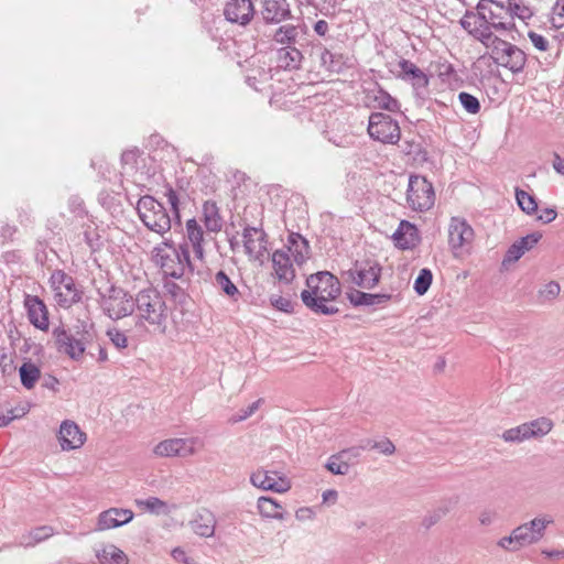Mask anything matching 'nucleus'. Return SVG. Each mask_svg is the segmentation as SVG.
<instances>
[{
	"mask_svg": "<svg viewBox=\"0 0 564 564\" xmlns=\"http://www.w3.org/2000/svg\"><path fill=\"white\" fill-rule=\"evenodd\" d=\"M306 290L301 292L303 304L313 313L332 316L339 312L328 302L337 300L341 294V285L337 276L329 271H319L306 279Z\"/></svg>",
	"mask_w": 564,
	"mask_h": 564,
	"instance_id": "1",
	"label": "nucleus"
},
{
	"mask_svg": "<svg viewBox=\"0 0 564 564\" xmlns=\"http://www.w3.org/2000/svg\"><path fill=\"white\" fill-rule=\"evenodd\" d=\"M152 261L160 268L163 278L178 279L187 282L186 274L194 273L195 267L191 260L187 242L176 245L171 238L152 249Z\"/></svg>",
	"mask_w": 564,
	"mask_h": 564,
	"instance_id": "2",
	"label": "nucleus"
},
{
	"mask_svg": "<svg viewBox=\"0 0 564 564\" xmlns=\"http://www.w3.org/2000/svg\"><path fill=\"white\" fill-rule=\"evenodd\" d=\"M135 326H151L164 333L166 329L167 306L163 295L153 286L140 290L134 295L133 314Z\"/></svg>",
	"mask_w": 564,
	"mask_h": 564,
	"instance_id": "3",
	"label": "nucleus"
},
{
	"mask_svg": "<svg viewBox=\"0 0 564 564\" xmlns=\"http://www.w3.org/2000/svg\"><path fill=\"white\" fill-rule=\"evenodd\" d=\"M52 336L59 352L67 355L73 360H79L84 356L87 345L94 338V326L80 321L73 329L59 325L53 328Z\"/></svg>",
	"mask_w": 564,
	"mask_h": 564,
	"instance_id": "4",
	"label": "nucleus"
},
{
	"mask_svg": "<svg viewBox=\"0 0 564 564\" xmlns=\"http://www.w3.org/2000/svg\"><path fill=\"white\" fill-rule=\"evenodd\" d=\"M479 35V42L490 51L489 55L495 64L508 68L513 74L523 70L527 55L521 48L498 37L494 32L491 35Z\"/></svg>",
	"mask_w": 564,
	"mask_h": 564,
	"instance_id": "5",
	"label": "nucleus"
},
{
	"mask_svg": "<svg viewBox=\"0 0 564 564\" xmlns=\"http://www.w3.org/2000/svg\"><path fill=\"white\" fill-rule=\"evenodd\" d=\"M137 212L142 224L149 230L162 237L173 227H177L174 223V217L170 215L164 205L153 196H142L138 200Z\"/></svg>",
	"mask_w": 564,
	"mask_h": 564,
	"instance_id": "6",
	"label": "nucleus"
},
{
	"mask_svg": "<svg viewBox=\"0 0 564 564\" xmlns=\"http://www.w3.org/2000/svg\"><path fill=\"white\" fill-rule=\"evenodd\" d=\"M98 304L107 317L112 321H119L133 314L134 295L127 290L115 284L106 290L98 289Z\"/></svg>",
	"mask_w": 564,
	"mask_h": 564,
	"instance_id": "7",
	"label": "nucleus"
},
{
	"mask_svg": "<svg viewBox=\"0 0 564 564\" xmlns=\"http://www.w3.org/2000/svg\"><path fill=\"white\" fill-rule=\"evenodd\" d=\"M50 284L58 306L69 308L82 301V289L78 288L75 279L65 271H53L50 278Z\"/></svg>",
	"mask_w": 564,
	"mask_h": 564,
	"instance_id": "8",
	"label": "nucleus"
},
{
	"mask_svg": "<svg viewBox=\"0 0 564 564\" xmlns=\"http://www.w3.org/2000/svg\"><path fill=\"white\" fill-rule=\"evenodd\" d=\"M406 202L411 209L416 212L431 209L435 202V193L432 183L425 176L410 175Z\"/></svg>",
	"mask_w": 564,
	"mask_h": 564,
	"instance_id": "9",
	"label": "nucleus"
},
{
	"mask_svg": "<svg viewBox=\"0 0 564 564\" xmlns=\"http://www.w3.org/2000/svg\"><path fill=\"white\" fill-rule=\"evenodd\" d=\"M367 130L371 139L384 144H397L401 138L399 122L383 112L370 115Z\"/></svg>",
	"mask_w": 564,
	"mask_h": 564,
	"instance_id": "10",
	"label": "nucleus"
},
{
	"mask_svg": "<svg viewBox=\"0 0 564 564\" xmlns=\"http://www.w3.org/2000/svg\"><path fill=\"white\" fill-rule=\"evenodd\" d=\"M343 278L362 289H373L380 281L381 267L377 262L356 261L352 268L343 271Z\"/></svg>",
	"mask_w": 564,
	"mask_h": 564,
	"instance_id": "11",
	"label": "nucleus"
},
{
	"mask_svg": "<svg viewBox=\"0 0 564 564\" xmlns=\"http://www.w3.org/2000/svg\"><path fill=\"white\" fill-rule=\"evenodd\" d=\"M307 26L301 18H294L280 24L272 34V40L282 46H303L306 41Z\"/></svg>",
	"mask_w": 564,
	"mask_h": 564,
	"instance_id": "12",
	"label": "nucleus"
},
{
	"mask_svg": "<svg viewBox=\"0 0 564 564\" xmlns=\"http://www.w3.org/2000/svg\"><path fill=\"white\" fill-rule=\"evenodd\" d=\"M242 241L246 253L250 259L262 261L268 248V235L263 230L262 220L258 225H245L242 230Z\"/></svg>",
	"mask_w": 564,
	"mask_h": 564,
	"instance_id": "13",
	"label": "nucleus"
},
{
	"mask_svg": "<svg viewBox=\"0 0 564 564\" xmlns=\"http://www.w3.org/2000/svg\"><path fill=\"white\" fill-rule=\"evenodd\" d=\"M259 15L267 25H278L293 20L291 7L288 0H260Z\"/></svg>",
	"mask_w": 564,
	"mask_h": 564,
	"instance_id": "14",
	"label": "nucleus"
},
{
	"mask_svg": "<svg viewBox=\"0 0 564 564\" xmlns=\"http://www.w3.org/2000/svg\"><path fill=\"white\" fill-rule=\"evenodd\" d=\"M250 482L262 490L286 492L291 488L289 479L280 471L259 468L250 475Z\"/></svg>",
	"mask_w": 564,
	"mask_h": 564,
	"instance_id": "15",
	"label": "nucleus"
},
{
	"mask_svg": "<svg viewBox=\"0 0 564 564\" xmlns=\"http://www.w3.org/2000/svg\"><path fill=\"white\" fill-rule=\"evenodd\" d=\"M490 31L502 32L514 28L511 13H508L505 2L497 0H484Z\"/></svg>",
	"mask_w": 564,
	"mask_h": 564,
	"instance_id": "16",
	"label": "nucleus"
},
{
	"mask_svg": "<svg viewBox=\"0 0 564 564\" xmlns=\"http://www.w3.org/2000/svg\"><path fill=\"white\" fill-rule=\"evenodd\" d=\"M256 13L252 0H229L224 8L226 20L242 26L249 24Z\"/></svg>",
	"mask_w": 564,
	"mask_h": 564,
	"instance_id": "17",
	"label": "nucleus"
},
{
	"mask_svg": "<svg viewBox=\"0 0 564 564\" xmlns=\"http://www.w3.org/2000/svg\"><path fill=\"white\" fill-rule=\"evenodd\" d=\"M24 306L29 322L41 330L50 327L48 311L45 303L36 295L25 294Z\"/></svg>",
	"mask_w": 564,
	"mask_h": 564,
	"instance_id": "18",
	"label": "nucleus"
},
{
	"mask_svg": "<svg viewBox=\"0 0 564 564\" xmlns=\"http://www.w3.org/2000/svg\"><path fill=\"white\" fill-rule=\"evenodd\" d=\"M474 229L462 218L453 217L448 227V243L452 250L457 251L471 242Z\"/></svg>",
	"mask_w": 564,
	"mask_h": 564,
	"instance_id": "19",
	"label": "nucleus"
},
{
	"mask_svg": "<svg viewBox=\"0 0 564 564\" xmlns=\"http://www.w3.org/2000/svg\"><path fill=\"white\" fill-rule=\"evenodd\" d=\"M392 239L397 248L401 250H412L420 242L421 237L416 226L408 220H401Z\"/></svg>",
	"mask_w": 564,
	"mask_h": 564,
	"instance_id": "20",
	"label": "nucleus"
},
{
	"mask_svg": "<svg viewBox=\"0 0 564 564\" xmlns=\"http://www.w3.org/2000/svg\"><path fill=\"white\" fill-rule=\"evenodd\" d=\"M57 438L63 451H70L79 448L86 435L75 422L66 420L61 424Z\"/></svg>",
	"mask_w": 564,
	"mask_h": 564,
	"instance_id": "21",
	"label": "nucleus"
},
{
	"mask_svg": "<svg viewBox=\"0 0 564 564\" xmlns=\"http://www.w3.org/2000/svg\"><path fill=\"white\" fill-rule=\"evenodd\" d=\"M194 451V442L189 438H170L154 447V454L161 457L187 456Z\"/></svg>",
	"mask_w": 564,
	"mask_h": 564,
	"instance_id": "22",
	"label": "nucleus"
},
{
	"mask_svg": "<svg viewBox=\"0 0 564 564\" xmlns=\"http://www.w3.org/2000/svg\"><path fill=\"white\" fill-rule=\"evenodd\" d=\"M133 516L130 509L110 508L99 514L97 529L105 531L122 527L129 523L133 519Z\"/></svg>",
	"mask_w": 564,
	"mask_h": 564,
	"instance_id": "23",
	"label": "nucleus"
},
{
	"mask_svg": "<svg viewBox=\"0 0 564 564\" xmlns=\"http://www.w3.org/2000/svg\"><path fill=\"white\" fill-rule=\"evenodd\" d=\"M184 241L187 242V249L192 246L194 257L200 261L205 258V250L203 247L204 242V230L195 218H191L186 221Z\"/></svg>",
	"mask_w": 564,
	"mask_h": 564,
	"instance_id": "24",
	"label": "nucleus"
},
{
	"mask_svg": "<svg viewBox=\"0 0 564 564\" xmlns=\"http://www.w3.org/2000/svg\"><path fill=\"white\" fill-rule=\"evenodd\" d=\"M346 295L350 304L355 307H382L391 300V294L388 293H366L356 289L350 290Z\"/></svg>",
	"mask_w": 564,
	"mask_h": 564,
	"instance_id": "25",
	"label": "nucleus"
},
{
	"mask_svg": "<svg viewBox=\"0 0 564 564\" xmlns=\"http://www.w3.org/2000/svg\"><path fill=\"white\" fill-rule=\"evenodd\" d=\"M272 265L276 278L281 282L290 284L294 280L295 270L290 259V253L286 250L279 249L272 253Z\"/></svg>",
	"mask_w": 564,
	"mask_h": 564,
	"instance_id": "26",
	"label": "nucleus"
},
{
	"mask_svg": "<svg viewBox=\"0 0 564 564\" xmlns=\"http://www.w3.org/2000/svg\"><path fill=\"white\" fill-rule=\"evenodd\" d=\"M189 524L197 535L210 538L215 534L216 517L210 510L200 509L195 513Z\"/></svg>",
	"mask_w": 564,
	"mask_h": 564,
	"instance_id": "27",
	"label": "nucleus"
},
{
	"mask_svg": "<svg viewBox=\"0 0 564 564\" xmlns=\"http://www.w3.org/2000/svg\"><path fill=\"white\" fill-rule=\"evenodd\" d=\"M294 258L297 264L304 263L310 257V242L301 234L291 232L288 237V245L285 249Z\"/></svg>",
	"mask_w": 564,
	"mask_h": 564,
	"instance_id": "28",
	"label": "nucleus"
},
{
	"mask_svg": "<svg viewBox=\"0 0 564 564\" xmlns=\"http://www.w3.org/2000/svg\"><path fill=\"white\" fill-rule=\"evenodd\" d=\"M399 67L402 73V78L405 80H411L412 86L415 89L426 88L429 85V77L426 74L419 68L414 63L409 59H401L399 62Z\"/></svg>",
	"mask_w": 564,
	"mask_h": 564,
	"instance_id": "29",
	"label": "nucleus"
},
{
	"mask_svg": "<svg viewBox=\"0 0 564 564\" xmlns=\"http://www.w3.org/2000/svg\"><path fill=\"white\" fill-rule=\"evenodd\" d=\"M301 46H282L278 50V65L284 69H297L301 66L303 54Z\"/></svg>",
	"mask_w": 564,
	"mask_h": 564,
	"instance_id": "30",
	"label": "nucleus"
},
{
	"mask_svg": "<svg viewBox=\"0 0 564 564\" xmlns=\"http://www.w3.org/2000/svg\"><path fill=\"white\" fill-rule=\"evenodd\" d=\"M202 213L204 225L208 231L218 232L221 230L223 218L215 202L206 200L203 205Z\"/></svg>",
	"mask_w": 564,
	"mask_h": 564,
	"instance_id": "31",
	"label": "nucleus"
},
{
	"mask_svg": "<svg viewBox=\"0 0 564 564\" xmlns=\"http://www.w3.org/2000/svg\"><path fill=\"white\" fill-rule=\"evenodd\" d=\"M367 97L372 99L376 104V107L379 109H383L390 112H397L400 110L399 101L380 86H377L375 89L370 90Z\"/></svg>",
	"mask_w": 564,
	"mask_h": 564,
	"instance_id": "32",
	"label": "nucleus"
},
{
	"mask_svg": "<svg viewBox=\"0 0 564 564\" xmlns=\"http://www.w3.org/2000/svg\"><path fill=\"white\" fill-rule=\"evenodd\" d=\"M83 239L91 253H96L104 247V241L95 225L94 217L82 224Z\"/></svg>",
	"mask_w": 564,
	"mask_h": 564,
	"instance_id": "33",
	"label": "nucleus"
},
{
	"mask_svg": "<svg viewBox=\"0 0 564 564\" xmlns=\"http://www.w3.org/2000/svg\"><path fill=\"white\" fill-rule=\"evenodd\" d=\"M95 552L100 564H128L126 553L113 544L102 545Z\"/></svg>",
	"mask_w": 564,
	"mask_h": 564,
	"instance_id": "34",
	"label": "nucleus"
},
{
	"mask_svg": "<svg viewBox=\"0 0 564 564\" xmlns=\"http://www.w3.org/2000/svg\"><path fill=\"white\" fill-rule=\"evenodd\" d=\"M316 53L319 56L321 65L329 72L338 73L344 66L343 55L333 53L323 45L315 46Z\"/></svg>",
	"mask_w": 564,
	"mask_h": 564,
	"instance_id": "35",
	"label": "nucleus"
},
{
	"mask_svg": "<svg viewBox=\"0 0 564 564\" xmlns=\"http://www.w3.org/2000/svg\"><path fill=\"white\" fill-rule=\"evenodd\" d=\"M175 280L176 279L164 278L163 289L175 304L185 305L188 299V294L186 293L184 285H187L188 281L186 283H176Z\"/></svg>",
	"mask_w": 564,
	"mask_h": 564,
	"instance_id": "36",
	"label": "nucleus"
},
{
	"mask_svg": "<svg viewBox=\"0 0 564 564\" xmlns=\"http://www.w3.org/2000/svg\"><path fill=\"white\" fill-rule=\"evenodd\" d=\"M19 376L21 384L25 389L30 390L34 388L35 383L40 380L41 370L34 362L28 360L24 361L19 368Z\"/></svg>",
	"mask_w": 564,
	"mask_h": 564,
	"instance_id": "37",
	"label": "nucleus"
},
{
	"mask_svg": "<svg viewBox=\"0 0 564 564\" xmlns=\"http://www.w3.org/2000/svg\"><path fill=\"white\" fill-rule=\"evenodd\" d=\"M258 511L264 518L282 519V506L276 499L271 497H260L258 499Z\"/></svg>",
	"mask_w": 564,
	"mask_h": 564,
	"instance_id": "38",
	"label": "nucleus"
},
{
	"mask_svg": "<svg viewBox=\"0 0 564 564\" xmlns=\"http://www.w3.org/2000/svg\"><path fill=\"white\" fill-rule=\"evenodd\" d=\"M505 4L508 13H511L512 22H514V18L527 21L533 17L534 12L528 0H507Z\"/></svg>",
	"mask_w": 564,
	"mask_h": 564,
	"instance_id": "39",
	"label": "nucleus"
},
{
	"mask_svg": "<svg viewBox=\"0 0 564 564\" xmlns=\"http://www.w3.org/2000/svg\"><path fill=\"white\" fill-rule=\"evenodd\" d=\"M524 426L528 427L527 434L529 438L542 437L551 432L553 423L550 419L542 416L524 423Z\"/></svg>",
	"mask_w": 564,
	"mask_h": 564,
	"instance_id": "40",
	"label": "nucleus"
},
{
	"mask_svg": "<svg viewBox=\"0 0 564 564\" xmlns=\"http://www.w3.org/2000/svg\"><path fill=\"white\" fill-rule=\"evenodd\" d=\"M215 284L221 290V292L226 296H228L232 301H237L239 299L240 292L238 288L225 271L219 270L215 274Z\"/></svg>",
	"mask_w": 564,
	"mask_h": 564,
	"instance_id": "41",
	"label": "nucleus"
},
{
	"mask_svg": "<svg viewBox=\"0 0 564 564\" xmlns=\"http://www.w3.org/2000/svg\"><path fill=\"white\" fill-rule=\"evenodd\" d=\"M516 200L519 208L527 215H533L538 212V203L534 195L529 194L524 189L516 188Z\"/></svg>",
	"mask_w": 564,
	"mask_h": 564,
	"instance_id": "42",
	"label": "nucleus"
},
{
	"mask_svg": "<svg viewBox=\"0 0 564 564\" xmlns=\"http://www.w3.org/2000/svg\"><path fill=\"white\" fill-rule=\"evenodd\" d=\"M346 454L347 451H343L338 454L332 455L325 464V468L333 475H347L349 473L350 465L344 460V456Z\"/></svg>",
	"mask_w": 564,
	"mask_h": 564,
	"instance_id": "43",
	"label": "nucleus"
},
{
	"mask_svg": "<svg viewBox=\"0 0 564 564\" xmlns=\"http://www.w3.org/2000/svg\"><path fill=\"white\" fill-rule=\"evenodd\" d=\"M53 534L52 527L44 525L33 529L28 536H23L20 545L25 547L34 546L36 543H40Z\"/></svg>",
	"mask_w": 564,
	"mask_h": 564,
	"instance_id": "44",
	"label": "nucleus"
},
{
	"mask_svg": "<svg viewBox=\"0 0 564 564\" xmlns=\"http://www.w3.org/2000/svg\"><path fill=\"white\" fill-rule=\"evenodd\" d=\"M475 18V12L467 10L464 14V17L459 20L460 26L468 32L474 39L479 41V34L485 35H491V31H488L487 29H480L477 28L476 23L471 22L470 19Z\"/></svg>",
	"mask_w": 564,
	"mask_h": 564,
	"instance_id": "45",
	"label": "nucleus"
},
{
	"mask_svg": "<svg viewBox=\"0 0 564 564\" xmlns=\"http://www.w3.org/2000/svg\"><path fill=\"white\" fill-rule=\"evenodd\" d=\"M432 281V271L429 268L421 269L413 284L415 293L420 296L424 295L431 288Z\"/></svg>",
	"mask_w": 564,
	"mask_h": 564,
	"instance_id": "46",
	"label": "nucleus"
},
{
	"mask_svg": "<svg viewBox=\"0 0 564 564\" xmlns=\"http://www.w3.org/2000/svg\"><path fill=\"white\" fill-rule=\"evenodd\" d=\"M512 539L516 540V546H512L511 550H517L521 546L536 543L533 534L530 533V530L525 523L517 527L512 531Z\"/></svg>",
	"mask_w": 564,
	"mask_h": 564,
	"instance_id": "47",
	"label": "nucleus"
},
{
	"mask_svg": "<svg viewBox=\"0 0 564 564\" xmlns=\"http://www.w3.org/2000/svg\"><path fill=\"white\" fill-rule=\"evenodd\" d=\"M68 210L78 219H88L93 217L89 215L84 199L79 195H70L67 200Z\"/></svg>",
	"mask_w": 564,
	"mask_h": 564,
	"instance_id": "48",
	"label": "nucleus"
},
{
	"mask_svg": "<svg viewBox=\"0 0 564 564\" xmlns=\"http://www.w3.org/2000/svg\"><path fill=\"white\" fill-rule=\"evenodd\" d=\"M458 100H459V104L462 105V107L465 109L466 112L470 113V115H476L480 111V101L479 99L467 93V91H460L457 96Z\"/></svg>",
	"mask_w": 564,
	"mask_h": 564,
	"instance_id": "49",
	"label": "nucleus"
},
{
	"mask_svg": "<svg viewBox=\"0 0 564 564\" xmlns=\"http://www.w3.org/2000/svg\"><path fill=\"white\" fill-rule=\"evenodd\" d=\"M165 196L167 197V203L171 206V213H172V216L174 217V223H175V225H177V227H181L182 223H181V214H180L178 194L172 186L167 185Z\"/></svg>",
	"mask_w": 564,
	"mask_h": 564,
	"instance_id": "50",
	"label": "nucleus"
},
{
	"mask_svg": "<svg viewBox=\"0 0 564 564\" xmlns=\"http://www.w3.org/2000/svg\"><path fill=\"white\" fill-rule=\"evenodd\" d=\"M552 523V519L547 518H534L530 522H527L530 533L533 534L535 541H540L545 532L547 524Z\"/></svg>",
	"mask_w": 564,
	"mask_h": 564,
	"instance_id": "51",
	"label": "nucleus"
},
{
	"mask_svg": "<svg viewBox=\"0 0 564 564\" xmlns=\"http://www.w3.org/2000/svg\"><path fill=\"white\" fill-rule=\"evenodd\" d=\"M308 4L318 10L323 15L333 17L340 0H306Z\"/></svg>",
	"mask_w": 564,
	"mask_h": 564,
	"instance_id": "52",
	"label": "nucleus"
},
{
	"mask_svg": "<svg viewBox=\"0 0 564 564\" xmlns=\"http://www.w3.org/2000/svg\"><path fill=\"white\" fill-rule=\"evenodd\" d=\"M139 506H143L144 509L154 514H162L166 512L167 505L158 497H149L145 500L138 501Z\"/></svg>",
	"mask_w": 564,
	"mask_h": 564,
	"instance_id": "53",
	"label": "nucleus"
},
{
	"mask_svg": "<svg viewBox=\"0 0 564 564\" xmlns=\"http://www.w3.org/2000/svg\"><path fill=\"white\" fill-rule=\"evenodd\" d=\"M13 356L14 351L11 348L0 347V369L2 375H11L14 371Z\"/></svg>",
	"mask_w": 564,
	"mask_h": 564,
	"instance_id": "54",
	"label": "nucleus"
},
{
	"mask_svg": "<svg viewBox=\"0 0 564 564\" xmlns=\"http://www.w3.org/2000/svg\"><path fill=\"white\" fill-rule=\"evenodd\" d=\"M111 344L118 349L122 350L128 347V337L124 332L117 327H110L106 332Z\"/></svg>",
	"mask_w": 564,
	"mask_h": 564,
	"instance_id": "55",
	"label": "nucleus"
},
{
	"mask_svg": "<svg viewBox=\"0 0 564 564\" xmlns=\"http://www.w3.org/2000/svg\"><path fill=\"white\" fill-rule=\"evenodd\" d=\"M527 430L528 427H525L523 423L517 427H512L505 431L502 437L506 442L520 443L525 440H529Z\"/></svg>",
	"mask_w": 564,
	"mask_h": 564,
	"instance_id": "56",
	"label": "nucleus"
},
{
	"mask_svg": "<svg viewBox=\"0 0 564 564\" xmlns=\"http://www.w3.org/2000/svg\"><path fill=\"white\" fill-rule=\"evenodd\" d=\"M486 2H484V0H479V2L477 3L476 6V12H475V18H473L475 21L474 23H476L477 28H480V29H487L488 31H490V26L488 24V20L487 19V11H486Z\"/></svg>",
	"mask_w": 564,
	"mask_h": 564,
	"instance_id": "57",
	"label": "nucleus"
},
{
	"mask_svg": "<svg viewBox=\"0 0 564 564\" xmlns=\"http://www.w3.org/2000/svg\"><path fill=\"white\" fill-rule=\"evenodd\" d=\"M525 253V251L523 250V247L520 246L517 241H514L507 250L505 257H503V260H502V264L506 265V264H510V263H514L517 262L523 254Z\"/></svg>",
	"mask_w": 564,
	"mask_h": 564,
	"instance_id": "58",
	"label": "nucleus"
},
{
	"mask_svg": "<svg viewBox=\"0 0 564 564\" xmlns=\"http://www.w3.org/2000/svg\"><path fill=\"white\" fill-rule=\"evenodd\" d=\"M542 238V234L535 231L531 232L524 237H521L517 240V242L523 247V250L527 252L531 250Z\"/></svg>",
	"mask_w": 564,
	"mask_h": 564,
	"instance_id": "59",
	"label": "nucleus"
},
{
	"mask_svg": "<svg viewBox=\"0 0 564 564\" xmlns=\"http://www.w3.org/2000/svg\"><path fill=\"white\" fill-rule=\"evenodd\" d=\"M271 305L276 308L278 311L284 312V313H291L293 312V304L292 302L283 296H272L270 299Z\"/></svg>",
	"mask_w": 564,
	"mask_h": 564,
	"instance_id": "60",
	"label": "nucleus"
},
{
	"mask_svg": "<svg viewBox=\"0 0 564 564\" xmlns=\"http://www.w3.org/2000/svg\"><path fill=\"white\" fill-rule=\"evenodd\" d=\"M528 36H529L531 43L533 44V46L536 50H539L541 52L547 51V48H549V41H547V39L545 36L541 35V34H539L536 32H533V31H530L528 33Z\"/></svg>",
	"mask_w": 564,
	"mask_h": 564,
	"instance_id": "61",
	"label": "nucleus"
},
{
	"mask_svg": "<svg viewBox=\"0 0 564 564\" xmlns=\"http://www.w3.org/2000/svg\"><path fill=\"white\" fill-rule=\"evenodd\" d=\"M553 12V23L561 28L564 25V0H556L555 4L552 8Z\"/></svg>",
	"mask_w": 564,
	"mask_h": 564,
	"instance_id": "62",
	"label": "nucleus"
},
{
	"mask_svg": "<svg viewBox=\"0 0 564 564\" xmlns=\"http://www.w3.org/2000/svg\"><path fill=\"white\" fill-rule=\"evenodd\" d=\"M372 447L384 455H391L395 452V446L389 438L376 441Z\"/></svg>",
	"mask_w": 564,
	"mask_h": 564,
	"instance_id": "63",
	"label": "nucleus"
},
{
	"mask_svg": "<svg viewBox=\"0 0 564 564\" xmlns=\"http://www.w3.org/2000/svg\"><path fill=\"white\" fill-rule=\"evenodd\" d=\"M260 403L261 400H257L249 404L247 408L241 409L239 413L234 417V422H241L250 417L259 409Z\"/></svg>",
	"mask_w": 564,
	"mask_h": 564,
	"instance_id": "64",
	"label": "nucleus"
}]
</instances>
